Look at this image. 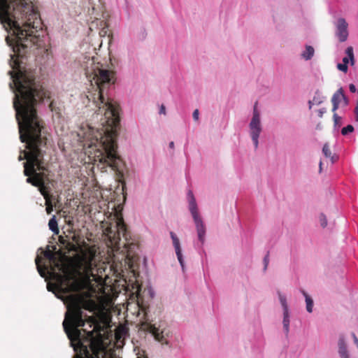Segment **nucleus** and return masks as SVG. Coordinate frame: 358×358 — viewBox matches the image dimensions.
I'll return each instance as SVG.
<instances>
[{"instance_id":"f257e3e1","label":"nucleus","mask_w":358,"mask_h":358,"mask_svg":"<svg viewBox=\"0 0 358 358\" xmlns=\"http://www.w3.org/2000/svg\"><path fill=\"white\" fill-rule=\"evenodd\" d=\"M10 55V64L15 71H10L12 81L9 87L15 94L13 108L18 124L20 138L26 143L25 149L21 151L24 156L31 155L34 150L41 156L44 155L43 148L46 145V138L42 134V125L37 115L36 107L48 103L50 110L60 116L62 103L55 99H51L50 92L36 83L27 72L22 69L18 59Z\"/></svg>"},{"instance_id":"f03ea898","label":"nucleus","mask_w":358,"mask_h":358,"mask_svg":"<svg viewBox=\"0 0 358 358\" xmlns=\"http://www.w3.org/2000/svg\"><path fill=\"white\" fill-rule=\"evenodd\" d=\"M0 22L9 34L6 43L17 57H23L32 45H43L39 14L28 0H0Z\"/></svg>"},{"instance_id":"7ed1b4c3","label":"nucleus","mask_w":358,"mask_h":358,"mask_svg":"<svg viewBox=\"0 0 358 358\" xmlns=\"http://www.w3.org/2000/svg\"><path fill=\"white\" fill-rule=\"evenodd\" d=\"M94 80L99 88L100 103L98 113L104 116V122L108 126L106 136L102 143L100 162L106 164L114 170H118L122 159L117 153V137L120 127L119 106L109 97H106L108 88L114 84L112 72L106 69L94 70Z\"/></svg>"},{"instance_id":"20e7f679","label":"nucleus","mask_w":358,"mask_h":358,"mask_svg":"<svg viewBox=\"0 0 358 358\" xmlns=\"http://www.w3.org/2000/svg\"><path fill=\"white\" fill-rule=\"evenodd\" d=\"M24 159H27V162L23 163L24 174L28 176L26 182L38 187V190L45 199L46 212L48 214H50L54 208L52 203V196L50 195V192L56 182L50 180L48 177L49 170L45 165L44 158L38 152L32 149L31 155L22 156L20 155L18 160Z\"/></svg>"},{"instance_id":"39448f33","label":"nucleus","mask_w":358,"mask_h":358,"mask_svg":"<svg viewBox=\"0 0 358 358\" xmlns=\"http://www.w3.org/2000/svg\"><path fill=\"white\" fill-rule=\"evenodd\" d=\"M41 250V253L44 255L45 258L48 259L50 266H42L41 264V257L37 255L35 259L36 268L40 275L45 278L47 272H50L54 278L57 280L59 282L68 283L73 278V273L74 268L71 263L65 258H57L50 250L44 251L41 248L38 249Z\"/></svg>"},{"instance_id":"423d86ee","label":"nucleus","mask_w":358,"mask_h":358,"mask_svg":"<svg viewBox=\"0 0 358 358\" xmlns=\"http://www.w3.org/2000/svg\"><path fill=\"white\" fill-rule=\"evenodd\" d=\"M47 289L55 294L57 299H61L65 304L67 311L65 313V319L67 324L75 322L78 326H85L87 322L91 327L94 322V319L84 313L81 305L77 299L69 294L70 290L68 287H59L60 292H57L52 285L47 284Z\"/></svg>"},{"instance_id":"0eeeda50","label":"nucleus","mask_w":358,"mask_h":358,"mask_svg":"<svg viewBox=\"0 0 358 358\" xmlns=\"http://www.w3.org/2000/svg\"><path fill=\"white\" fill-rule=\"evenodd\" d=\"M62 324L64 330L70 340L71 346L76 352L73 358H85V357L89 356L90 352L87 348L82 341V331H85V330L78 329V327H83V326H78L75 322L67 324L66 321H64Z\"/></svg>"},{"instance_id":"6e6552de","label":"nucleus","mask_w":358,"mask_h":358,"mask_svg":"<svg viewBox=\"0 0 358 358\" xmlns=\"http://www.w3.org/2000/svg\"><path fill=\"white\" fill-rule=\"evenodd\" d=\"M187 199L188 202V210L190 212L195 224L198 237V241L194 243V247L197 250H203V246L206 241V229L199 215L196 201L192 190L188 191L187 194Z\"/></svg>"},{"instance_id":"1a4fd4ad","label":"nucleus","mask_w":358,"mask_h":358,"mask_svg":"<svg viewBox=\"0 0 358 358\" xmlns=\"http://www.w3.org/2000/svg\"><path fill=\"white\" fill-rule=\"evenodd\" d=\"M256 105L257 103L255 105L252 117L249 124L250 135L255 150H257L259 146V137L262 130L260 115L257 109Z\"/></svg>"},{"instance_id":"9d476101","label":"nucleus","mask_w":358,"mask_h":358,"mask_svg":"<svg viewBox=\"0 0 358 358\" xmlns=\"http://www.w3.org/2000/svg\"><path fill=\"white\" fill-rule=\"evenodd\" d=\"M146 331L151 334L155 339L162 344H165L169 347H171V344L169 338L172 336V333L169 329H160L159 327H155V324H148L146 325Z\"/></svg>"},{"instance_id":"9b49d317","label":"nucleus","mask_w":358,"mask_h":358,"mask_svg":"<svg viewBox=\"0 0 358 358\" xmlns=\"http://www.w3.org/2000/svg\"><path fill=\"white\" fill-rule=\"evenodd\" d=\"M278 296L279 301L282 308V327L283 331L286 337H288L289 333V324H290V311L288 307L287 297L285 294L278 291Z\"/></svg>"},{"instance_id":"f8f14e48","label":"nucleus","mask_w":358,"mask_h":358,"mask_svg":"<svg viewBox=\"0 0 358 358\" xmlns=\"http://www.w3.org/2000/svg\"><path fill=\"white\" fill-rule=\"evenodd\" d=\"M337 352L340 358H351L348 338L343 333L338 334L337 341Z\"/></svg>"},{"instance_id":"ddd939ff","label":"nucleus","mask_w":358,"mask_h":358,"mask_svg":"<svg viewBox=\"0 0 358 358\" xmlns=\"http://www.w3.org/2000/svg\"><path fill=\"white\" fill-rule=\"evenodd\" d=\"M348 23L344 18H339L336 23V35L340 42H345L348 37Z\"/></svg>"},{"instance_id":"4468645a","label":"nucleus","mask_w":358,"mask_h":358,"mask_svg":"<svg viewBox=\"0 0 358 358\" xmlns=\"http://www.w3.org/2000/svg\"><path fill=\"white\" fill-rule=\"evenodd\" d=\"M170 236L173 241V245L175 248V251H176V254L178 260L182 267V271H184L185 262H184L183 256L182 254V250H181V247H180V240L178 238V236H176V234L173 231H170Z\"/></svg>"},{"instance_id":"2eb2a0df","label":"nucleus","mask_w":358,"mask_h":358,"mask_svg":"<svg viewBox=\"0 0 358 358\" xmlns=\"http://www.w3.org/2000/svg\"><path fill=\"white\" fill-rule=\"evenodd\" d=\"M343 89L340 87L332 96L331 101L333 105L332 111L336 112L338 108L339 104L343 98Z\"/></svg>"},{"instance_id":"dca6fc26","label":"nucleus","mask_w":358,"mask_h":358,"mask_svg":"<svg viewBox=\"0 0 358 358\" xmlns=\"http://www.w3.org/2000/svg\"><path fill=\"white\" fill-rule=\"evenodd\" d=\"M302 294L305 297L306 310H307V312L310 313L313 312V306H314L313 300L305 291L303 290Z\"/></svg>"},{"instance_id":"f3484780","label":"nucleus","mask_w":358,"mask_h":358,"mask_svg":"<svg viewBox=\"0 0 358 358\" xmlns=\"http://www.w3.org/2000/svg\"><path fill=\"white\" fill-rule=\"evenodd\" d=\"M314 48L311 45H306V50L301 53V57L306 60H310L314 55Z\"/></svg>"},{"instance_id":"a211bd4d","label":"nucleus","mask_w":358,"mask_h":358,"mask_svg":"<svg viewBox=\"0 0 358 358\" xmlns=\"http://www.w3.org/2000/svg\"><path fill=\"white\" fill-rule=\"evenodd\" d=\"M49 229L55 234L59 233V229L57 226V222L55 215H53L48 222Z\"/></svg>"},{"instance_id":"6ab92c4d","label":"nucleus","mask_w":358,"mask_h":358,"mask_svg":"<svg viewBox=\"0 0 358 358\" xmlns=\"http://www.w3.org/2000/svg\"><path fill=\"white\" fill-rule=\"evenodd\" d=\"M345 54H346L345 57H348V59L350 62V65L353 66L355 62L353 48L352 46L348 47L345 50Z\"/></svg>"},{"instance_id":"aec40b11","label":"nucleus","mask_w":358,"mask_h":358,"mask_svg":"<svg viewBox=\"0 0 358 358\" xmlns=\"http://www.w3.org/2000/svg\"><path fill=\"white\" fill-rule=\"evenodd\" d=\"M354 131V127L352 124H348L346 127H344L341 129V134L343 136H347L350 133H352Z\"/></svg>"},{"instance_id":"412c9836","label":"nucleus","mask_w":358,"mask_h":358,"mask_svg":"<svg viewBox=\"0 0 358 358\" xmlns=\"http://www.w3.org/2000/svg\"><path fill=\"white\" fill-rule=\"evenodd\" d=\"M319 220L320 225L322 228H325L327 225V219L324 213H320L319 215Z\"/></svg>"},{"instance_id":"4be33fe9","label":"nucleus","mask_w":358,"mask_h":358,"mask_svg":"<svg viewBox=\"0 0 358 358\" xmlns=\"http://www.w3.org/2000/svg\"><path fill=\"white\" fill-rule=\"evenodd\" d=\"M92 259H85L83 262V268L85 271H88L92 268Z\"/></svg>"},{"instance_id":"5701e85b","label":"nucleus","mask_w":358,"mask_h":358,"mask_svg":"<svg viewBox=\"0 0 358 358\" xmlns=\"http://www.w3.org/2000/svg\"><path fill=\"white\" fill-rule=\"evenodd\" d=\"M322 152L323 154L324 155V156L326 157H331V150L329 149V147L327 144H324L323 148H322Z\"/></svg>"},{"instance_id":"b1692460","label":"nucleus","mask_w":358,"mask_h":358,"mask_svg":"<svg viewBox=\"0 0 358 358\" xmlns=\"http://www.w3.org/2000/svg\"><path fill=\"white\" fill-rule=\"evenodd\" d=\"M334 115H333V119H334V127H340V120H341V117L340 116L338 115L337 113H336L335 112H334Z\"/></svg>"},{"instance_id":"393cba45","label":"nucleus","mask_w":358,"mask_h":358,"mask_svg":"<svg viewBox=\"0 0 358 358\" xmlns=\"http://www.w3.org/2000/svg\"><path fill=\"white\" fill-rule=\"evenodd\" d=\"M263 263H264V268L263 271H266L269 263V252H268L267 254L265 255V257L263 259Z\"/></svg>"},{"instance_id":"a878e982","label":"nucleus","mask_w":358,"mask_h":358,"mask_svg":"<svg viewBox=\"0 0 358 358\" xmlns=\"http://www.w3.org/2000/svg\"><path fill=\"white\" fill-rule=\"evenodd\" d=\"M337 68L339 71L346 73L348 70V66L345 64L343 63H338L337 64Z\"/></svg>"},{"instance_id":"bb28decb","label":"nucleus","mask_w":358,"mask_h":358,"mask_svg":"<svg viewBox=\"0 0 358 358\" xmlns=\"http://www.w3.org/2000/svg\"><path fill=\"white\" fill-rule=\"evenodd\" d=\"M192 117L194 121H198L199 119V111L198 109H195L192 113Z\"/></svg>"},{"instance_id":"cd10ccee","label":"nucleus","mask_w":358,"mask_h":358,"mask_svg":"<svg viewBox=\"0 0 358 358\" xmlns=\"http://www.w3.org/2000/svg\"><path fill=\"white\" fill-rule=\"evenodd\" d=\"M159 113L160 115H166V107L164 104H162L159 107Z\"/></svg>"},{"instance_id":"c85d7f7f","label":"nucleus","mask_w":358,"mask_h":358,"mask_svg":"<svg viewBox=\"0 0 358 358\" xmlns=\"http://www.w3.org/2000/svg\"><path fill=\"white\" fill-rule=\"evenodd\" d=\"M343 96L342 100L343 101L344 106H348V104H349V99L344 94V92L343 93V96Z\"/></svg>"},{"instance_id":"c756f323","label":"nucleus","mask_w":358,"mask_h":358,"mask_svg":"<svg viewBox=\"0 0 358 358\" xmlns=\"http://www.w3.org/2000/svg\"><path fill=\"white\" fill-rule=\"evenodd\" d=\"M327 112V110L325 108H322L318 110V116L320 117H322L323 115Z\"/></svg>"},{"instance_id":"7c9ffc66","label":"nucleus","mask_w":358,"mask_h":358,"mask_svg":"<svg viewBox=\"0 0 358 358\" xmlns=\"http://www.w3.org/2000/svg\"><path fill=\"white\" fill-rule=\"evenodd\" d=\"M349 90L352 93H355L357 92L356 86L354 84L349 85Z\"/></svg>"},{"instance_id":"2f4dec72","label":"nucleus","mask_w":358,"mask_h":358,"mask_svg":"<svg viewBox=\"0 0 358 358\" xmlns=\"http://www.w3.org/2000/svg\"><path fill=\"white\" fill-rule=\"evenodd\" d=\"M352 337L353 338V341H354L355 344L358 348V338L357 337V336L355 335V333H352Z\"/></svg>"},{"instance_id":"473e14b6","label":"nucleus","mask_w":358,"mask_h":358,"mask_svg":"<svg viewBox=\"0 0 358 358\" xmlns=\"http://www.w3.org/2000/svg\"><path fill=\"white\" fill-rule=\"evenodd\" d=\"M342 61H343V64H345L346 65H348L349 63L350 64V60H349L348 57H344L343 58V60H342Z\"/></svg>"},{"instance_id":"72a5a7b5","label":"nucleus","mask_w":358,"mask_h":358,"mask_svg":"<svg viewBox=\"0 0 358 358\" xmlns=\"http://www.w3.org/2000/svg\"><path fill=\"white\" fill-rule=\"evenodd\" d=\"M355 120L358 122V106H356L355 108Z\"/></svg>"},{"instance_id":"f704fd0d","label":"nucleus","mask_w":358,"mask_h":358,"mask_svg":"<svg viewBox=\"0 0 358 358\" xmlns=\"http://www.w3.org/2000/svg\"><path fill=\"white\" fill-rule=\"evenodd\" d=\"M174 142L173 141H171L169 144V147L171 148V149H174Z\"/></svg>"},{"instance_id":"c9c22d12","label":"nucleus","mask_w":358,"mask_h":358,"mask_svg":"<svg viewBox=\"0 0 358 358\" xmlns=\"http://www.w3.org/2000/svg\"><path fill=\"white\" fill-rule=\"evenodd\" d=\"M313 102H315L316 104H320L321 103V101H319L317 99H316V97H314L313 98Z\"/></svg>"},{"instance_id":"e433bc0d","label":"nucleus","mask_w":358,"mask_h":358,"mask_svg":"<svg viewBox=\"0 0 358 358\" xmlns=\"http://www.w3.org/2000/svg\"><path fill=\"white\" fill-rule=\"evenodd\" d=\"M308 104H309V108H311L312 104H313V101H308Z\"/></svg>"},{"instance_id":"4c0bfd02","label":"nucleus","mask_w":358,"mask_h":358,"mask_svg":"<svg viewBox=\"0 0 358 358\" xmlns=\"http://www.w3.org/2000/svg\"><path fill=\"white\" fill-rule=\"evenodd\" d=\"M320 170L322 169V162L320 161Z\"/></svg>"},{"instance_id":"58836bf2","label":"nucleus","mask_w":358,"mask_h":358,"mask_svg":"<svg viewBox=\"0 0 358 358\" xmlns=\"http://www.w3.org/2000/svg\"><path fill=\"white\" fill-rule=\"evenodd\" d=\"M87 334H89V336H92V333L90 332V331H88Z\"/></svg>"},{"instance_id":"ea45409f","label":"nucleus","mask_w":358,"mask_h":358,"mask_svg":"<svg viewBox=\"0 0 358 358\" xmlns=\"http://www.w3.org/2000/svg\"><path fill=\"white\" fill-rule=\"evenodd\" d=\"M96 358H100L99 357H97Z\"/></svg>"},{"instance_id":"a19ab883","label":"nucleus","mask_w":358,"mask_h":358,"mask_svg":"<svg viewBox=\"0 0 358 358\" xmlns=\"http://www.w3.org/2000/svg\"><path fill=\"white\" fill-rule=\"evenodd\" d=\"M357 92H358V90H357Z\"/></svg>"}]
</instances>
